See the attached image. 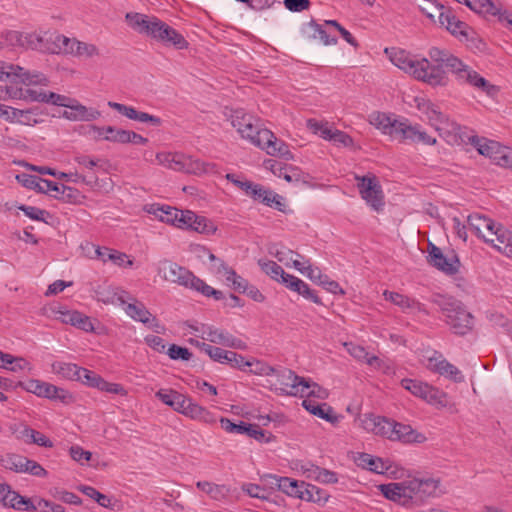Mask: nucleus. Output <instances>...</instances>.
Here are the masks:
<instances>
[{
	"label": "nucleus",
	"mask_w": 512,
	"mask_h": 512,
	"mask_svg": "<svg viewBox=\"0 0 512 512\" xmlns=\"http://www.w3.org/2000/svg\"><path fill=\"white\" fill-rule=\"evenodd\" d=\"M384 52L396 67L416 80L432 87H445L448 85L449 76L444 68L452 72L460 83L481 88L487 93H489V88L492 87L486 79L446 49L431 47L428 51L429 59L425 57L418 58L403 49L397 48H386Z\"/></svg>",
	"instance_id": "obj_1"
},
{
	"label": "nucleus",
	"mask_w": 512,
	"mask_h": 512,
	"mask_svg": "<svg viewBox=\"0 0 512 512\" xmlns=\"http://www.w3.org/2000/svg\"><path fill=\"white\" fill-rule=\"evenodd\" d=\"M231 117L233 127L237 129L242 138L249 140L271 156H279L285 160L293 159L288 145L278 139L272 131L263 128L259 119L242 110L234 111Z\"/></svg>",
	"instance_id": "obj_2"
},
{
	"label": "nucleus",
	"mask_w": 512,
	"mask_h": 512,
	"mask_svg": "<svg viewBox=\"0 0 512 512\" xmlns=\"http://www.w3.org/2000/svg\"><path fill=\"white\" fill-rule=\"evenodd\" d=\"M431 301L439 307L446 323L455 334L465 335L472 330L473 316L459 300L437 294Z\"/></svg>",
	"instance_id": "obj_3"
},
{
	"label": "nucleus",
	"mask_w": 512,
	"mask_h": 512,
	"mask_svg": "<svg viewBox=\"0 0 512 512\" xmlns=\"http://www.w3.org/2000/svg\"><path fill=\"white\" fill-rule=\"evenodd\" d=\"M281 377L284 379L282 381V385L290 388L286 391L288 395H299L301 397L306 396L309 399H311V397H315L320 400H325L329 396L327 389L321 387L310 379L298 376L290 369H284Z\"/></svg>",
	"instance_id": "obj_4"
},
{
	"label": "nucleus",
	"mask_w": 512,
	"mask_h": 512,
	"mask_svg": "<svg viewBox=\"0 0 512 512\" xmlns=\"http://www.w3.org/2000/svg\"><path fill=\"white\" fill-rule=\"evenodd\" d=\"M0 81L20 82L25 85H48V78L36 70L0 61Z\"/></svg>",
	"instance_id": "obj_5"
},
{
	"label": "nucleus",
	"mask_w": 512,
	"mask_h": 512,
	"mask_svg": "<svg viewBox=\"0 0 512 512\" xmlns=\"http://www.w3.org/2000/svg\"><path fill=\"white\" fill-rule=\"evenodd\" d=\"M389 136L404 143L435 145L437 142L436 138L428 135L419 125H412L407 119L397 120L394 123L393 131L389 132Z\"/></svg>",
	"instance_id": "obj_6"
},
{
	"label": "nucleus",
	"mask_w": 512,
	"mask_h": 512,
	"mask_svg": "<svg viewBox=\"0 0 512 512\" xmlns=\"http://www.w3.org/2000/svg\"><path fill=\"white\" fill-rule=\"evenodd\" d=\"M126 20L134 30L141 34H145L158 42L162 38L161 32L165 22L157 17L130 12L126 14Z\"/></svg>",
	"instance_id": "obj_7"
},
{
	"label": "nucleus",
	"mask_w": 512,
	"mask_h": 512,
	"mask_svg": "<svg viewBox=\"0 0 512 512\" xmlns=\"http://www.w3.org/2000/svg\"><path fill=\"white\" fill-rule=\"evenodd\" d=\"M126 20L134 30L141 34H145L158 42L162 38L161 32L165 22L157 17L130 12L126 14Z\"/></svg>",
	"instance_id": "obj_8"
},
{
	"label": "nucleus",
	"mask_w": 512,
	"mask_h": 512,
	"mask_svg": "<svg viewBox=\"0 0 512 512\" xmlns=\"http://www.w3.org/2000/svg\"><path fill=\"white\" fill-rule=\"evenodd\" d=\"M195 345L205 352L212 360L221 364H227L232 368L245 370L252 363L249 360L233 351L224 350L220 347L211 346L205 342L195 341Z\"/></svg>",
	"instance_id": "obj_9"
},
{
	"label": "nucleus",
	"mask_w": 512,
	"mask_h": 512,
	"mask_svg": "<svg viewBox=\"0 0 512 512\" xmlns=\"http://www.w3.org/2000/svg\"><path fill=\"white\" fill-rule=\"evenodd\" d=\"M401 386L411 394L430 404L445 405V394L427 383L415 379H402Z\"/></svg>",
	"instance_id": "obj_10"
},
{
	"label": "nucleus",
	"mask_w": 512,
	"mask_h": 512,
	"mask_svg": "<svg viewBox=\"0 0 512 512\" xmlns=\"http://www.w3.org/2000/svg\"><path fill=\"white\" fill-rule=\"evenodd\" d=\"M361 197L375 210L380 211L384 206V196L376 177H356Z\"/></svg>",
	"instance_id": "obj_11"
},
{
	"label": "nucleus",
	"mask_w": 512,
	"mask_h": 512,
	"mask_svg": "<svg viewBox=\"0 0 512 512\" xmlns=\"http://www.w3.org/2000/svg\"><path fill=\"white\" fill-rule=\"evenodd\" d=\"M220 424L222 429L228 433L246 434L250 438H253L259 442L268 443L274 438L271 433L260 429L256 424H249L243 421H240L238 424H236L233 423L230 419L224 417L220 419Z\"/></svg>",
	"instance_id": "obj_12"
},
{
	"label": "nucleus",
	"mask_w": 512,
	"mask_h": 512,
	"mask_svg": "<svg viewBox=\"0 0 512 512\" xmlns=\"http://www.w3.org/2000/svg\"><path fill=\"white\" fill-rule=\"evenodd\" d=\"M157 271L164 280L177 283L184 287H188V283L193 276V273L185 267L168 259H163L158 262Z\"/></svg>",
	"instance_id": "obj_13"
},
{
	"label": "nucleus",
	"mask_w": 512,
	"mask_h": 512,
	"mask_svg": "<svg viewBox=\"0 0 512 512\" xmlns=\"http://www.w3.org/2000/svg\"><path fill=\"white\" fill-rule=\"evenodd\" d=\"M468 228L485 243L494 242L493 233L499 227L493 219L479 213L470 214L467 217Z\"/></svg>",
	"instance_id": "obj_14"
},
{
	"label": "nucleus",
	"mask_w": 512,
	"mask_h": 512,
	"mask_svg": "<svg viewBox=\"0 0 512 512\" xmlns=\"http://www.w3.org/2000/svg\"><path fill=\"white\" fill-rule=\"evenodd\" d=\"M124 311L131 319L143 323L156 333H161L164 330L158 319L137 299L128 303Z\"/></svg>",
	"instance_id": "obj_15"
},
{
	"label": "nucleus",
	"mask_w": 512,
	"mask_h": 512,
	"mask_svg": "<svg viewBox=\"0 0 512 512\" xmlns=\"http://www.w3.org/2000/svg\"><path fill=\"white\" fill-rule=\"evenodd\" d=\"M1 118L5 119L11 124H20L27 126H34L42 122L39 117L37 108H30L26 110L17 109L8 105H4Z\"/></svg>",
	"instance_id": "obj_16"
},
{
	"label": "nucleus",
	"mask_w": 512,
	"mask_h": 512,
	"mask_svg": "<svg viewBox=\"0 0 512 512\" xmlns=\"http://www.w3.org/2000/svg\"><path fill=\"white\" fill-rule=\"evenodd\" d=\"M428 262L437 268L438 270L448 274L453 275L458 272L459 260L453 255L451 257H447L443 254L442 250L434 245L433 243H429L428 245Z\"/></svg>",
	"instance_id": "obj_17"
},
{
	"label": "nucleus",
	"mask_w": 512,
	"mask_h": 512,
	"mask_svg": "<svg viewBox=\"0 0 512 512\" xmlns=\"http://www.w3.org/2000/svg\"><path fill=\"white\" fill-rule=\"evenodd\" d=\"M202 338L209 342L219 344L222 346L235 348V349H246V343L241 339L234 337L227 331L214 328L212 326H202Z\"/></svg>",
	"instance_id": "obj_18"
},
{
	"label": "nucleus",
	"mask_w": 512,
	"mask_h": 512,
	"mask_svg": "<svg viewBox=\"0 0 512 512\" xmlns=\"http://www.w3.org/2000/svg\"><path fill=\"white\" fill-rule=\"evenodd\" d=\"M279 481L281 483L279 491H282L289 496L300 498L302 500L316 501L314 497V492L318 493V488L316 486L305 485L304 482L299 484L298 481L289 477H281Z\"/></svg>",
	"instance_id": "obj_19"
},
{
	"label": "nucleus",
	"mask_w": 512,
	"mask_h": 512,
	"mask_svg": "<svg viewBox=\"0 0 512 512\" xmlns=\"http://www.w3.org/2000/svg\"><path fill=\"white\" fill-rule=\"evenodd\" d=\"M0 502L6 507L18 510L34 511L37 509L30 499L20 496L17 492L11 490L8 484L2 482H0Z\"/></svg>",
	"instance_id": "obj_20"
},
{
	"label": "nucleus",
	"mask_w": 512,
	"mask_h": 512,
	"mask_svg": "<svg viewBox=\"0 0 512 512\" xmlns=\"http://www.w3.org/2000/svg\"><path fill=\"white\" fill-rule=\"evenodd\" d=\"M65 108L68 110H64L62 112V117L69 121H94L101 116V113L93 108H88L78 100L72 98L70 100V104Z\"/></svg>",
	"instance_id": "obj_21"
},
{
	"label": "nucleus",
	"mask_w": 512,
	"mask_h": 512,
	"mask_svg": "<svg viewBox=\"0 0 512 512\" xmlns=\"http://www.w3.org/2000/svg\"><path fill=\"white\" fill-rule=\"evenodd\" d=\"M387 438L392 441H401L404 443H422L425 441V436L416 432L410 425L396 423L390 421V429L388 430Z\"/></svg>",
	"instance_id": "obj_22"
},
{
	"label": "nucleus",
	"mask_w": 512,
	"mask_h": 512,
	"mask_svg": "<svg viewBox=\"0 0 512 512\" xmlns=\"http://www.w3.org/2000/svg\"><path fill=\"white\" fill-rule=\"evenodd\" d=\"M428 367L430 370L437 372L454 382L464 381L462 372L441 355L430 357L428 359Z\"/></svg>",
	"instance_id": "obj_23"
},
{
	"label": "nucleus",
	"mask_w": 512,
	"mask_h": 512,
	"mask_svg": "<svg viewBox=\"0 0 512 512\" xmlns=\"http://www.w3.org/2000/svg\"><path fill=\"white\" fill-rule=\"evenodd\" d=\"M108 106L131 120H135V121L142 122V123L149 122L153 126L161 125V119L159 117L148 114L146 112L137 111L132 106H127V105L117 103V102H112V101L108 102Z\"/></svg>",
	"instance_id": "obj_24"
},
{
	"label": "nucleus",
	"mask_w": 512,
	"mask_h": 512,
	"mask_svg": "<svg viewBox=\"0 0 512 512\" xmlns=\"http://www.w3.org/2000/svg\"><path fill=\"white\" fill-rule=\"evenodd\" d=\"M280 282L291 291L297 292L299 295H302L313 303L321 304V300L317 296L316 292L310 289L309 286L298 277L286 273Z\"/></svg>",
	"instance_id": "obj_25"
},
{
	"label": "nucleus",
	"mask_w": 512,
	"mask_h": 512,
	"mask_svg": "<svg viewBox=\"0 0 512 512\" xmlns=\"http://www.w3.org/2000/svg\"><path fill=\"white\" fill-rule=\"evenodd\" d=\"M359 421L361 427L367 432L387 438L390 420L373 414H365Z\"/></svg>",
	"instance_id": "obj_26"
},
{
	"label": "nucleus",
	"mask_w": 512,
	"mask_h": 512,
	"mask_svg": "<svg viewBox=\"0 0 512 512\" xmlns=\"http://www.w3.org/2000/svg\"><path fill=\"white\" fill-rule=\"evenodd\" d=\"M215 164L201 161L190 156L182 155L180 166H174V170L185 171L196 175L215 172Z\"/></svg>",
	"instance_id": "obj_27"
},
{
	"label": "nucleus",
	"mask_w": 512,
	"mask_h": 512,
	"mask_svg": "<svg viewBox=\"0 0 512 512\" xmlns=\"http://www.w3.org/2000/svg\"><path fill=\"white\" fill-rule=\"evenodd\" d=\"M355 461L359 467L377 474H386L391 468L388 461L368 453H359Z\"/></svg>",
	"instance_id": "obj_28"
},
{
	"label": "nucleus",
	"mask_w": 512,
	"mask_h": 512,
	"mask_svg": "<svg viewBox=\"0 0 512 512\" xmlns=\"http://www.w3.org/2000/svg\"><path fill=\"white\" fill-rule=\"evenodd\" d=\"M469 142L477 149L479 154L489 157L495 164L498 156L501 154V145L499 142L480 138L478 136L469 137Z\"/></svg>",
	"instance_id": "obj_29"
},
{
	"label": "nucleus",
	"mask_w": 512,
	"mask_h": 512,
	"mask_svg": "<svg viewBox=\"0 0 512 512\" xmlns=\"http://www.w3.org/2000/svg\"><path fill=\"white\" fill-rule=\"evenodd\" d=\"M493 238L494 242H487V244L505 256L512 258V231L500 224L493 233Z\"/></svg>",
	"instance_id": "obj_30"
},
{
	"label": "nucleus",
	"mask_w": 512,
	"mask_h": 512,
	"mask_svg": "<svg viewBox=\"0 0 512 512\" xmlns=\"http://www.w3.org/2000/svg\"><path fill=\"white\" fill-rule=\"evenodd\" d=\"M379 489L382 494L391 501L402 505L410 503L407 496L405 481L382 484L379 486Z\"/></svg>",
	"instance_id": "obj_31"
},
{
	"label": "nucleus",
	"mask_w": 512,
	"mask_h": 512,
	"mask_svg": "<svg viewBox=\"0 0 512 512\" xmlns=\"http://www.w3.org/2000/svg\"><path fill=\"white\" fill-rule=\"evenodd\" d=\"M443 18L446 19H441L439 22L442 27H445L451 34L468 40L471 29L465 22L457 19L450 9L445 12Z\"/></svg>",
	"instance_id": "obj_32"
},
{
	"label": "nucleus",
	"mask_w": 512,
	"mask_h": 512,
	"mask_svg": "<svg viewBox=\"0 0 512 512\" xmlns=\"http://www.w3.org/2000/svg\"><path fill=\"white\" fill-rule=\"evenodd\" d=\"M46 40L44 52L51 54H69L72 42L71 38L61 34L47 32Z\"/></svg>",
	"instance_id": "obj_33"
},
{
	"label": "nucleus",
	"mask_w": 512,
	"mask_h": 512,
	"mask_svg": "<svg viewBox=\"0 0 512 512\" xmlns=\"http://www.w3.org/2000/svg\"><path fill=\"white\" fill-rule=\"evenodd\" d=\"M196 487L206 493L212 500L225 501L231 493V489L223 484H215L209 481H198Z\"/></svg>",
	"instance_id": "obj_34"
},
{
	"label": "nucleus",
	"mask_w": 512,
	"mask_h": 512,
	"mask_svg": "<svg viewBox=\"0 0 512 512\" xmlns=\"http://www.w3.org/2000/svg\"><path fill=\"white\" fill-rule=\"evenodd\" d=\"M302 406L311 414L330 423H336L338 421V417L333 413L332 408L326 403L319 404L312 399L306 398L303 400Z\"/></svg>",
	"instance_id": "obj_35"
},
{
	"label": "nucleus",
	"mask_w": 512,
	"mask_h": 512,
	"mask_svg": "<svg viewBox=\"0 0 512 512\" xmlns=\"http://www.w3.org/2000/svg\"><path fill=\"white\" fill-rule=\"evenodd\" d=\"M264 164L275 176L283 178L289 183L299 181V172L296 168L287 167L273 159L266 160Z\"/></svg>",
	"instance_id": "obj_36"
},
{
	"label": "nucleus",
	"mask_w": 512,
	"mask_h": 512,
	"mask_svg": "<svg viewBox=\"0 0 512 512\" xmlns=\"http://www.w3.org/2000/svg\"><path fill=\"white\" fill-rule=\"evenodd\" d=\"M60 319L63 323L75 326L85 332H91L94 330V326L90 318L78 311L61 312Z\"/></svg>",
	"instance_id": "obj_37"
},
{
	"label": "nucleus",
	"mask_w": 512,
	"mask_h": 512,
	"mask_svg": "<svg viewBox=\"0 0 512 512\" xmlns=\"http://www.w3.org/2000/svg\"><path fill=\"white\" fill-rule=\"evenodd\" d=\"M383 296L386 300L400 307L404 312L407 310L424 311L421 303L415 299L409 298L408 296L388 290L383 292Z\"/></svg>",
	"instance_id": "obj_38"
},
{
	"label": "nucleus",
	"mask_w": 512,
	"mask_h": 512,
	"mask_svg": "<svg viewBox=\"0 0 512 512\" xmlns=\"http://www.w3.org/2000/svg\"><path fill=\"white\" fill-rule=\"evenodd\" d=\"M426 117L430 125L435 127L437 131H456L457 129V124L443 114L436 105L427 113Z\"/></svg>",
	"instance_id": "obj_39"
},
{
	"label": "nucleus",
	"mask_w": 512,
	"mask_h": 512,
	"mask_svg": "<svg viewBox=\"0 0 512 512\" xmlns=\"http://www.w3.org/2000/svg\"><path fill=\"white\" fill-rule=\"evenodd\" d=\"M74 161L79 165L82 170H87V174H93L95 169L108 171L110 163L107 160L92 157L85 154H78L74 157Z\"/></svg>",
	"instance_id": "obj_40"
},
{
	"label": "nucleus",
	"mask_w": 512,
	"mask_h": 512,
	"mask_svg": "<svg viewBox=\"0 0 512 512\" xmlns=\"http://www.w3.org/2000/svg\"><path fill=\"white\" fill-rule=\"evenodd\" d=\"M161 34L162 38L159 40V42L166 46H174L177 49H185L188 47V42L185 40V38L166 23H164Z\"/></svg>",
	"instance_id": "obj_41"
},
{
	"label": "nucleus",
	"mask_w": 512,
	"mask_h": 512,
	"mask_svg": "<svg viewBox=\"0 0 512 512\" xmlns=\"http://www.w3.org/2000/svg\"><path fill=\"white\" fill-rule=\"evenodd\" d=\"M420 485L424 500L429 497H438L446 493V487L442 484L440 478H420Z\"/></svg>",
	"instance_id": "obj_42"
},
{
	"label": "nucleus",
	"mask_w": 512,
	"mask_h": 512,
	"mask_svg": "<svg viewBox=\"0 0 512 512\" xmlns=\"http://www.w3.org/2000/svg\"><path fill=\"white\" fill-rule=\"evenodd\" d=\"M185 416L207 424H213L216 422V418L213 413L200 406L199 404L193 402L192 399H190L189 403L187 404Z\"/></svg>",
	"instance_id": "obj_43"
},
{
	"label": "nucleus",
	"mask_w": 512,
	"mask_h": 512,
	"mask_svg": "<svg viewBox=\"0 0 512 512\" xmlns=\"http://www.w3.org/2000/svg\"><path fill=\"white\" fill-rule=\"evenodd\" d=\"M148 212L160 221L176 226L181 210L170 206L151 205Z\"/></svg>",
	"instance_id": "obj_44"
},
{
	"label": "nucleus",
	"mask_w": 512,
	"mask_h": 512,
	"mask_svg": "<svg viewBox=\"0 0 512 512\" xmlns=\"http://www.w3.org/2000/svg\"><path fill=\"white\" fill-rule=\"evenodd\" d=\"M40 397L48 398L50 400H59L62 403H69L72 401V395L67 390L48 382H44L42 391H40Z\"/></svg>",
	"instance_id": "obj_45"
},
{
	"label": "nucleus",
	"mask_w": 512,
	"mask_h": 512,
	"mask_svg": "<svg viewBox=\"0 0 512 512\" xmlns=\"http://www.w3.org/2000/svg\"><path fill=\"white\" fill-rule=\"evenodd\" d=\"M420 9L434 23H439L441 19H444L445 12L448 10V8L433 0H424L420 5Z\"/></svg>",
	"instance_id": "obj_46"
},
{
	"label": "nucleus",
	"mask_w": 512,
	"mask_h": 512,
	"mask_svg": "<svg viewBox=\"0 0 512 512\" xmlns=\"http://www.w3.org/2000/svg\"><path fill=\"white\" fill-rule=\"evenodd\" d=\"M52 372L64 379L77 381L80 367L73 363L56 361L51 365Z\"/></svg>",
	"instance_id": "obj_47"
},
{
	"label": "nucleus",
	"mask_w": 512,
	"mask_h": 512,
	"mask_svg": "<svg viewBox=\"0 0 512 512\" xmlns=\"http://www.w3.org/2000/svg\"><path fill=\"white\" fill-rule=\"evenodd\" d=\"M188 288L194 289L206 297H214L216 300H221L223 298L222 291L214 289L205 281L196 277L194 274L188 283Z\"/></svg>",
	"instance_id": "obj_48"
},
{
	"label": "nucleus",
	"mask_w": 512,
	"mask_h": 512,
	"mask_svg": "<svg viewBox=\"0 0 512 512\" xmlns=\"http://www.w3.org/2000/svg\"><path fill=\"white\" fill-rule=\"evenodd\" d=\"M188 288L194 289L206 297H214L216 300H221L223 298L222 291L214 289L205 281L196 277L194 274L188 283Z\"/></svg>",
	"instance_id": "obj_49"
},
{
	"label": "nucleus",
	"mask_w": 512,
	"mask_h": 512,
	"mask_svg": "<svg viewBox=\"0 0 512 512\" xmlns=\"http://www.w3.org/2000/svg\"><path fill=\"white\" fill-rule=\"evenodd\" d=\"M293 267L300 273L306 275L310 280L320 285V281L324 279L326 275H323L318 267H312L309 260H295Z\"/></svg>",
	"instance_id": "obj_50"
},
{
	"label": "nucleus",
	"mask_w": 512,
	"mask_h": 512,
	"mask_svg": "<svg viewBox=\"0 0 512 512\" xmlns=\"http://www.w3.org/2000/svg\"><path fill=\"white\" fill-rule=\"evenodd\" d=\"M69 54L78 57L91 58L99 55V50L94 44L72 39Z\"/></svg>",
	"instance_id": "obj_51"
},
{
	"label": "nucleus",
	"mask_w": 512,
	"mask_h": 512,
	"mask_svg": "<svg viewBox=\"0 0 512 512\" xmlns=\"http://www.w3.org/2000/svg\"><path fill=\"white\" fill-rule=\"evenodd\" d=\"M269 253L271 255H273L275 258H277V260L279 262L283 263L287 267H290V266L293 267V262L295 260L302 259L304 261V257L302 255H300L297 252H294L291 249L285 248V247H282L280 249L277 248L276 246L271 247L269 250Z\"/></svg>",
	"instance_id": "obj_52"
},
{
	"label": "nucleus",
	"mask_w": 512,
	"mask_h": 512,
	"mask_svg": "<svg viewBox=\"0 0 512 512\" xmlns=\"http://www.w3.org/2000/svg\"><path fill=\"white\" fill-rule=\"evenodd\" d=\"M24 459L25 456L8 452L0 456V465L7 470L20 473Z\"/></svg>",
	"instance_id": "obj_53"
},
{
	"label": "nucleus",
	"mask_w": 512,
	"mask_h": 512,
	"mask_svg": "<svg viewBox=\"0 0 512 512\" xmlns=\"http://www.w3.org/2000/svg\"><path fill=\"white\" fill-rule=\"evenodd\" d=\"M204 252L207 254L208 259L210 261L209 271L215 276L226 277L228 272L232 270L224 260L214 255L211 251L204 249Z\"/></svg>",
	"instance_id": "obj_54"
},
{
	"label": "nucleus",
	"mask_w": 512,
	"mask_h": 512,
	"mask_svg": "<svg viewBox=\"0 0 512 512\" xmlns=\"http://www.w3.org/2000/svg\"><path fill=\"white\" fill-rule=\"evenodd\" d=\"M59 179H65L66 181L74 182V183H83L90 187H95L98 182V177L93 174H80L76 172L64 173L61 172L56 175Z\"/></svg>",
	"instance_id": "obj_55"
},
{
	"label": "nucleus",
	"mask_w": 512,
	"mask_h": 512,
	"mask_svg": "<svg viewBox=\"0 0 512 512\" xmlns=\"http://www.w3.org/2000/svg\"><path fill=\"white\" fill-rule=\"evenodd\" d=\"M397 120L398 119H391L385 113L381 112L373 113L370 116V123L387 135H389L390 131H393L394 123H396Z\"/></svg>",
	"instance_id": "obj_56"
},
{
	"label": "nucleus",
	"mask_w": 512,
	"mask_h": 512,
	"mask_svg": "<svg viewBox=\"0 0 512 512\" xmlns=\"http://www.w3.org/2000/svg\"><path fill=\"white\" fill-rule=\"evenodd\" d=\"M65 191L72 192V188L65 185H58L57 183L47 179H41L38 189V192L50 194L55 198H59L60 194H64Z\"/></svg>",
	"instance_id": "obj_57"
},
{
	"label": "nucleus",
	"mask_w": 512,
	"mask_h": 512,
	"mask_svg": "<svg viewBox=\"0 0 512 512\" xmlns=\"http://www.w3.org/2000/svg\"><path fill=\"white\" fill-rule=\"evenodd\" d=\"M258 264L265 274H267L272 279H274L278 282H280L282 280V278L284 277V275L286 274L285 271L282 269V267L274 261L259 260Z\"/></svg>",
	"instance_id": "obj_58"
},
{
	"label": "nucleus",
	"mask_w": 512,
	"mask_h": 512,
	"mask_svg": "<svg viewBox=\"0 0 512 512\" xmlns=\"http://www.w3.org/2000/svg\"><path fill=\"white\" fill-rule=\"evenodd\" d=\"M307 127L314 133L318 134L325 140H331L333 136V132L336 129H333L328 123L319 122L315 119L307 120Z\"/></svg>",
	"instance_id": "obj_59"
},
{
	"label": "nucleus",
	"mask_w": 512,
	"mask_h": 512,
	"mask_svg": "<svg viewBox=\"0 0 512 512\" xmlns=\"http://www.w3.org/2000/svg\"><path fill=\"white\" fill-rule=\"evenodd\" d=\"M405 486L409 502L420 503L424 501L420 485V478L405 480Z\"/></svg>",
	"instance_id": "obj_60"
},
{
	"label": "nucleus",
	"mask_w": 512,
	"mask_h": 512,
	"mask_svg": "<svg viewBox=\"0 0 512 512\" xmlns=\"http://www.w3.org/2000/svg\"><path fill=\"white\" fill-rule=\"evenodd\" d=\"M192 231L209 236L215 234L217 227L213 221L207 219L204 216L196 215V220L193 222Z\"/></svg>",
	"instance_id": "obj_61"
},
{
	"label": "nucleus",
	"mask_w": 512,
	"mask_h": 512,
	"mask_svg": "<svg viewBox=\"0 0 512 512\" xmlns=\"http://www.w3.org/2000/svg\"><path fill=\"white\" fill-rule=\"evenodd\" d=\"M250 362L252 363V365L250 367H254L253 369H251V372L258 374V375H264V376H270V375L276 374L279 377L280 384L282 385V381L284 379L281 377V374L284 370L278 371L274 367H272L262 361H259V360H253Z\"/></svg>",
	"instance_id": "obj_62"
},
{
	"label": "nucleus",
	"mask_w": 512,
	"mask_h": 512,
	"mask_svg": "<svg viewBox=\"0 0 512 512\" xmlns=\"http://www.w3.org/2000/svg\"><path fill=\"white\" fill-rule=\"evenodd\" d=\"M104 140L121 144L129 143V130L107 126Z\"/></svg>",
	"instance_id": "obj_63"
},
{
	"label": "nucleus",
	"mask_w": 512,
	"mask_h": 512,
	"mask_svg": "<svg viewBox=\"0 0 512 512\" xmlns=\"http://www.w3.org/2000/svg\"><path fill=\"white\" fill-rule=\"evenodd\" d=\"M103 378L96 374L93 371H90L86 368L80 367L79 369V379L77 381H81L83 384L93 387V388H99L100 382H102Z\"/></svg>",
	"instance_id": "obj_64"
}]
</instances>
